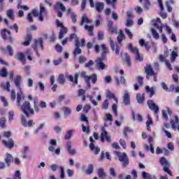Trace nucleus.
Masks as SVG:
<instances>
[{"instance_id": "1", "label": "nucleus", "mask_w": 179, "mask_h": 179, "mask_svg": "<svg viewBox=\"0 0 179 179\" xmlns=\"http://www.w3.org/2000/svg\"><path fill=\"white\" fill-rule=\"evenodd\" d=\"M38 100L37 98L34 99V108H31V104L29 101H24V96H23V92H17V106H18L21 110L24 113V114L29 117V114L31 115H34V113H40V108L38 105Z\"/></svg>"}, {"instance_id": "2", "label": "nucleus", "mask_w": 179, "mask_h": 179, "mask_svg": "<svg viewBox=\"0 0 179 179\" xmlns=\"http://www.w3.org/2000/svg\"><path fill=\"white\" fill-rule=\"evenodd\" d=\"M115 155L119 159V162L122 164V167L125 169L127 166H129V158L125 152H121L120 151H115Z\"/></svg>"}, {"instance_id": "3", "label": "nucleus", "mask_w": 179, "mask_h": 179, "mask_svg": "<svg viewBox=\"0 0 179 179\" xmlns=\"http://www.w3.org/2000/svg\"><path fill=\"white\" fill-rule=\"evenodd\" d=\"M127 48L130 51V52H131V54H134V55H136V61H138L139 62L143 61V57H141V54H139V49L138 48H134L132 45V43H128Z\"/></svg>"}, {"instance_id": "4", "label": "nucleus", "mask_w": 179, "mask_h": 179, "mask_svg": "<svg viewBox=\"0 0 179 179\" xmlns=\"http://www.w3.org/2000/svg\"><path fill=\"white\" fill-rule=\"evenodd\" d=\"M159 163L162 166L163 170L165 173H167L169 176H171V171L169 170V166H170V162L167 161L166 157H162L160 158Z\"/></svg>"}, {"instance_id": "5", "label": "nucleus", "mask_w": 179, "mask_h": 179, "mask_svg": "<svg viewBox=\"0 0 179 179\" xmlns=\"http://www.w3.org/2000/svg\"><path fill=\"white\" fill-rule=\"evenodd\" d=\"M44 10H45V8H44V6H43V4H41L40 12H38V10H32L31 13L36 17L39 16L38 20H40V22H43V20H44V17H43V13H44Z\"/></svg>"}, {"instance_id": "6", "label": "nucleus", "mask_w": 179, "mask_h": 179, "mask_svg": "<svg viewBox=\"0 0 179 179\" xmlns=\"http://www.w3.org/2000/svg\"><path fill=\"white\" fill-rule=\"evenodd\" d=\"M55 10L57 13L58 17H62V12H65L66 10V7L64 6L62 3H57L55 6Z\"/></svg>"}, {"instance_id": "7", "label": "nucleus", "mask_w": 179, "mask_h": 179, "mask_svg": "<svg viewBox=\"0 0 179 179\" xmlns=\"http://www.w3.org/2000/svg\"><path fill=\"white\" fill-rule=\"evenodd\" d=\"M122 103L124 106L131 105V96H129V92L128 91H124L122 96Z\"/></svg>"}, {"instance_id": "8", "label": "nucleus", "mask_w": 179, "mask_h": 179, "mask_svg": "<svg viewBox=\"0 0 179 179\" xmlns=\"http://www.w3.org/2000/svg\"><path fill=\"white\" fill-rule=\"evenodd\" d=\"M145 72L147 75V79H149L150 76H155L156 73L153 71V68H152V65L149 64L145 67Z\"/></svg>"}, {"instance_id": "9", "label": "nucleus", "mask_w": 179, "mask_h": 179, "mask_svg": "<svg viewBox=\"0 0 179 179\" xmlns=\"http://www.w3.org/2000/svg\"><path fill=\"white\" fill-rule=\"evenodd\" d=\"M101 142H104V139L107 141V142L111 143V138L110 136L107 135V131H106V128L101 127Z\"/></svg>"}, {"instance_id": "10", "label": "nucleus", "mask_w": 179, "mask_h": 179, "mask_svg": "<svg viewBox=\"0 0 179 179\" xmlns=\"http://www.w3.org/2000/svg\"><path fill=\"white\" fill-rule=\"evenodd\" d=\"M147 104L150 110H152V111H155V113H159V106L156 105V103H155L152 100H148L147 101Z\"/></svg>"}, {"instance_id": "11", "label": "nucleus", "mask_w": 179, "mask_h": 179, "mask_svg": "<svg viewBox=\"0 0 179 179\" xmlns=\"http://www.w3.org/2000/svg\"><path fill=\"white\" fill-rule=\"evenodd\" d=\"M21 124L24 127H31L32 125H34V122H33V120H30L28 122L26 121V117L22 115H21Z\"/></svg>"}, {"instance_id": "12", "label": "nucleus", "mask_w": 179, "mask_h": 179, "mask_svg": "<svg viewBox=\"0 0 179 179\" xmlns=\"http://www.w3.org/2000/svg\"><path fill=\"white\" fill-rule=\"evenodd\" d=\"M103 61H104V59H98L96 61V66L98 67V69L100 71H104V69H106V68H107V65H106V64H104V62H103Z\"/></svg>"}, {"instance_id": "13", "label": "nucleus", "mask_w": 179, "mask_h": 179, "mask_svg": "<svg viewBox=\"0 0 179 179\" xmlns=\"http://www.w3.org/2000/svg\"><path fill=\"white\" fill-rule=\"evenodd\" d=\"M166 56H164L163 55H159V62H165L166 66H167L168 69L169 71L173 70V67L171 66V64H170V62L166 60Z\"/></svg>"}, {"instance_id": "14", "label": "nucleus", "mask_w": 179, "mask_h": 179, "mask_svg": "<svg viewBox=\"0 0 179 179\" xmlns=\"http://www.w3.org/2000/svg\"><path fill=\"white\" fill-rule=\"evenodd\" d=\"M1 37L3 38V40H7V38H9L10 41H12L10 32L6 29H4L1 31Z\"/></svg>"}, {"instance_id": "15", "label": "nucleus", "mask_w": 179, "mask_h": 179, "mask_svg": "<svg viewBox=\"0 0 179 179\" xmlns=\"http://www.w3.org/2000/svg\"><path fill=\"white\" fill-rule=\"evenodd\" d=\"M66 79H69L70 82L74 83V85H78V78H79V74L76 73L74 76V78L72 75H66Z\"/></svg>"}, {"instance_id": "16", "label": "nucleus", "mask_w": 179, "mask_h": 179, "mask_svg": "<svg viewBox=\"0 0 179 179\" xmlns=\"http://www.w3.org/2000/svg\"><path fill=\"white\" fill-rule=\"evenodd\" d=\"M3 144L6 148H8V149H12L15 146V142L12 138L8 139V141L3 140Z\"/></svg>"}, {"instance_id": "17", "label": "nucleus", "mask_w": 179, "mask_h": 179, "mask_svg": "<svg viewBox=\"0 0 179 179\" xmlns=\"http://www.w3.org/2000/svg\"><path fill=\"white\" fill-rule=\"evenodd\" d=\"M68 33V28L66 27H63L60 29V31L59 32V40H62L64 37H65V35Z\"/></svg>"}, {"instance_id": "18", "label": "nucleus", "mask_w": 179, "mask_h": 179, "mask_svg": "<svg viewBox=\"0 0 179 179\" xmlns=\"http://www.w3.org/2000/svg\"><path fill=\"white\" fill-rule=\"evenodd\" d=\"M20 80H22V76H16L14 78V83L16 87L20 89V93H22V87H20Z\"/></svg>"}, {"instance_id": "19", "label": "nucleus", "mask_w": 179, "mask_h": 179, "mask_svg": "<svg viewBox=\"0 0 179 179\" xmlns=\"http://www.w3.org/2000/svg\"><path fill=\"white\" fill-rule=\"evenodd\" d=\"M34 50H37V48H41L43 50V38H39L38 39L35 41L34 46H32Z\"/></svg>"}, {"instance_id": "20", "label": "nucleus", "mask_w": 179, "mask_h": 179, "mask_svg": "<svg viewBox=\"0 0 179 179\" xmlns=\"http://www.w3.org/2000/svg\"><path fill=\"white\" fill-rule=\"evenodd\" d=\"M162 117L164 118V120H165V121H168L169 120V115H171V110L167 108L165 110H162Z\"/></svg>"}, {"instance_id": "21", "label": "nucleus", "mask_w": 179, "mask_h": 179, "mask_svg": "<svg viewBox=\"0 0 179 179\" xmlns=\"http://www.w3.org/2000/svg\"><path fill=\"white\" fill-rule=\"evenodd\" d=\"M86 45V41L85 38L79 40V38L75 41V47H85Z\"/></svg>"}, {"instance_id": "22", "label": "nucleus", "mask_w": 179, "mask_h": 179, "mask_svg": "<svg viewBox=\"0 0 179 179\" xmlns=\"http://www.w3.org/2000/svg\"><path fill=\"white\" fill-rule=\"evenodd\" d=\"M141 47H145V50H147V51H149V50H150V45H149V42H146L145 41V39L141 38L138 41Z\"/></svg>"}, {"instance_id": "23", "label": "nucleus", "mask_w": 179, "mask_h": 179, "mask_svg": "<svg viewBox=\"0 0 179 179\" xmlns=\"http://www.w3.org/2000/svg\"><path fill=\"white\" fill-rule=\"evenodd\" d=\"M13 160V156L9 153L6 154V158L4 159L6 164L9 167L10 166V162Z\"/></svg>"}, {"instance_id": "24", "label": "nucleus", "mask_w": 179, "mask_h": 179, "mask_svg": "<svg viewBox=\"0 0 179 179\" xmlns=\"http://www.w3.org/2000/svg\"><path fill=\"white\" fill-rule=\"evenodd\" d=\"M0 87H1L3 90L10 92V83L9 81H7L6 84H5L4 83H0Z\"/></svg>"}, {"instance_id": "25", "label": "nucleus", "mask_w": 179, "mask_h": 179, "mask_svg": "<svg viewBox=\"0 0 179 179\" xmlns=\"http://www.w3.org/2000/svg\"><path fill=\"white\" fill-rule=\"evenodd\" d=\"M115 79L117 86H120L121 83L122 85H127V80L125 79V78H124V76H121L120 80V78H118V77H115Z\"/></svg>"}, {"instance_id": "26", "label": "nucleus", "mask_w": 179, "mask_h": 179, "mask_svg": "<svg viewBox=\"0 0 179 179\" xmlns=\"http://www.w3.org/2000/svg\"><path fill=\"white\" fill-rule=\"evenodd\" d=\"M90 149L92 153H94V155H99V153H100L99 147H96L93 143L90 144Z\"/></svg>"}, {"instance_id": "27", "label": "nucleus", "mask_w": 179, "mask_h": 179, "mask_svg": "<svg viewBox=\"0 0 179 179\" xmlns=\"http://www.w3.org/2000/svg\"><path fill=\"white\" fill-rule=\"evenodd\" d=\"M101 48L102 49V52L101 55V58H99V59H105L106 57H107V48L106 47V45H101Z\"/></svg>"}, {"instance_id": "28", "label": "nucleus", "mask_w": 179, "mask_h": 179, "mask_svg": "<svg viewBox=\"0 0 179 179\" xmlns=\"http://www.w3.org/2000/svg\"><path fill=\"white\" fill-rule=\"evenodd\" d=\"M84 23H92V20H89V18H87V15L86 14H84L81 17L80 26H83Z\"/></svg>"}, {"instance_id": "29", "label": "nucleus", "mask_w": 179, "mask_h": 179, "mask_svg": "<svg viewBox=\"0 0 179 179\" xmlns=\"http://www.w3.org/2000/svg\"><path fill=\"white\" fill-rule=\"evenodd\" d=\"M95 8L97 12H101V10L104 9V3L103 2L96 3Z\"/></svg>"}, {"instance_id": "30", "label": "nucleus", "mask_w": 179, "mask_h": 179, "mask_svg": "<svg viewBox=\"0 0 179 179\" xmlns=\"http://www.w3.org/2000/svg\"><path fill=\"white\" fill-rule=\"evenodd\" d=\"M65 82H66L65 76H64V74H60L57 78V83H59V85H64Z\"/></svg>"}, {"instance_id": "31", "label": "nucleus", "mask_w": 179, "mask_h": 179, "mask_svg": "<svg viewBox=\"0 0 179 179\" xmlns=\"http://www.w3.org/2000/svg\"><path fill=\"white\" fill-rule=\"evenodd\" d=\"M6 16L8 17V19H10V20H15V14L13 10H8L6 12Z\"/></svg>"}, {"instance_id": "32", "label": "nucleus", "mask_w": 179, "mask_h": 179, "mask_svg": "<svg viewBox=\"0 0 179 179\" xmlns=\"http://www.w3.org/2000/svg\"><path fill=\"white\" fill-rule=\"evenodd\" d=\"M136 100H137L138 104H142V103H143V101H145V94H136Z\"/></svg>"}, {"instance_id": "33", "label": "nucleus", "mask_w": 179, "mask_h": 179, "mask_svg": "<svg viewBox=\"0 0 179 179\" xmlns=\"http://www.w3.org/2000/svg\"><path fill=\"white\" fill-rule=\"evenodd\" d=\"M144 149L149 151L150 150L151 153H155V148H153V144L150 143V141L149 142V145H144Z\"/></svg>"}, {"instance_id": "34", "label": "nucleus", "mask_w": 179, "mask_h": 179, "mask_svg": "<svg viewBox=\"0 0 179 179\" xmlns=\"http://www.w3.org/2000/svg\"><path fill=\"white\" fill-rule=\"evenodd\" d=\"M97 174L99 178L106 179V173H104V169H103L102 168L98 169Z\"/></svg>"}, {"instance_id": "35", "label": "nucleus", "mask_w": 179, "mask_h": 179, "mask_svg": "<svg viewBox=\"0 0 179 179\" xmlns=\"http://www.w3.org/2000/svg\"><path fill=\"white\" fill-rule=\"evenodd\" d=\"M124 38H125V34H124V31H122V30H120V34L117 36V43L119 44H121V43H122V40H124Z\"/></svg>"}, {"instance_id": "36", "label": "nucleus", "mask_w": 179, "mask_h": 179, "mask_svg": "<svg viewBox=\"0 0 179 179\" xmlns=\"http://www.w3.org/2000/svg\"><path fill=\"white\" fill-rule=\"evenodd\" d=\"M63 110L64 111V118H66L68 115H71V114H72V109L69 107L64 106Z\"/></svg>"}, {"instance_id": "37", "label": "nucleus", "mask_w": 179, "mask_h": 179, "mask_svg": "<svg viewBox=\"0 0 179 179\" xmlns=\"http://www.w3.org/2000/svg\"><path fill=\"white\" fill-rule=\"evenodd\" d=\"M145 90L147 93H150V97H153L155 94V87H152L151 88L149 86L145 87Z\"/></svg>"}, {"instance_id": "38", "label": "nucleus", "mask_w": 179, "mask_h": 179, "mask_svg": "<svg viewBox=\"0 0 179 179\" xmlns=\"http://www.w3.org/2000/svg\"><path fill=\"white\" fill-rule=\"evenodd\" d=\"M174 3V1L173 0H169L166 2V6L167 8L168 12H172L173 8L170 6V5H173Z\"/></svg>"}, {"instance_id": "39", "label": "nucleus", "mask_w": 179, "mask_h": 179, "mask_svg": "<svg viewBox=\"0 0 179 179\" xmlns=\"http://www.w3.org/2000/svg\"><path fill=\"white\" fill-rule=\"evenodd\" d=\"M175 122L173 120H171V127L173 128V129H175V128H177V124H178V116H175Z\"/></svg>"}, {"instance_id": "40", "label": "nucleus", "mask_w": 179, "mask_h": 179, "mask_svg": "<svg viewBox=\"0 0 179 179\" xmlns=\"http://www.w3.org/2000/svg\"><path fill=\"white\" fill-rule=\"evenodd\" d=\"M85 29L87 30L89 36H93V26H89L87 24L85 25Z\"/></svg>"}, {"instance_id": "41", "label": "nucleus", "mask_w": 179, "mask_h": 179, "mask_svg": "<svg viewBox=\"0 0 179 179\" xmlns=\"http://www.w3.org/2000/svg\"><path fill=\"white\" fill-rule=\"evenodd\" d=\"M88 78H89V85H90V80H92L93 83H96V82H97V75L96 73H93L90 76H88Z\"/></svg>"}, {"instance_id": "42", "label": "nucleus", "mask_w": 179, "mask_h": 179, "mask_svg": "<svg viewBox=\"0 0 179 179\" xmlns=\"http://www.w3.org/2000/svg\"><path fill=\"white\" fill-rule=\"evenodd\" d=\"M151 33L152 34L153 38H155V40H159V38H160V36L159 35V33H157V31H156V29L153 28L151 29Z\"/></svg>"}, {"instance_id": "43", "label": "nucleus", "mask_w": 179, "mask_h": 179, "mask_svg": "<svg viewBox=\"0 0 179 179\" xmlns=\"http://www.w3.org/2000/svg\"><path fill=\"white\" fill-rule=\"evenodd\" d=\"M0 76L1 78H6V76H8V69H6V68L0 70Z\"/></svg>"}, {"instance_id": "44", "label": "nucleus", "mask_w": 179, "mask_h": 179, "mask_svg": "<svg viewBox=\"0 0 179 179\" xmlns=\"http://www.w3.org/2000/svg\"><path fill=\"white\" fill-rule=\"evenodd\" d=\"M94 171V166L93 164H90L88 165L87 169L85 171L86 174H92Z\"/></svg>"}, {"instance_id": "45", "label": "nucleus", "mask_w": 179, "mask_h": 179, "mask_svg": "<svg viewBox=\"0 0 179 179\" xmlns=\"http://www.w3.org/2000/svg\"><path fill=\"white\" fill-rule=\"evenodd\" d=\"M178 57V54H177V51H172L171 55V62H174L176 61V59Z\"/></svg>"}, {"instance_id": "46", "label": "nucleus", "mask_w": 179, "mask_h": 179, "mask_svg": "<svg viewBox=\"0 0 179 179\" xmlns=\"http://www.w3.org/2000/svg\"><path fill=\"white\" fill-rule=\"evenodd\" d=\"M141 174L143 179H153L150 173L143 171Z\"/></svg>"}, {"instance_id": "47", "label": "nucleus", "mask_w": 179, "mask_h": 179, "mask_svg": "<svg viewBox=\"0 0 179 179\" xmlns=\"http://www.w3.org/2000/svg\"><path fill=\"white\" fill-rule=\"evenodd\" d=\"M80 77L85 79V81L89 85V76H86V72L83 71L80 73Z\"/></svg>"}, {"instance_id": "48", "label": "nucleus", "mask_w": 179, "mask_h": 179, "mask_svg": "<svg viewBox=\"0 0 179 179\" xmlns=\"http://www.w3.org/2000/svg\"><path fill=\"white\" fill-rule=\"evenodd\" d=\"M73 55H80L82 54V49L80 47H76L73 52Z\"/></svg>"}, {"instance_id": "49", "label": "nucleus", "mask_w": 179, "mask_h": 179, "mask_svg": "<svg viewBox=\"0 0 179 179\" xmlns=\"http://www.w3.org/2000/svg\"><path fill=\"white\" fill-rule=\"evenodd\" d=\"M108 29L109 33H111V34H117L118 28L117 27H110V28H109Z\"/></svg>"}, {"instance_id": "50", "label": "nucleus", "mask_w": 179, "mask_h": 179, "mask_svg": "<svg viewBox=\"0 0 179 179\" xmlns=\"http://www.w3.org/2000/svg\"><path fill=\"white\" fill-rule=\"evenodd\" d=\"M109 174L110 176H111V177H113V178H115V177H117V173H115V170L113 167H110L109 169Z\"/></svg>"}, {"instance_id": "51", "label": "nucleus", "mask_w": 179, "mask_h": 179, "mask_svg": "<svg viewBox=\"0 0 179 179\" xmlns=\"http://www.w3.org/2000/svg\"><path fill=\"white\" fill-rule=\"evenodd\" d=\"M143 3H144V7L145 8V9H147V10H150V1H149V0H143Z\"/></svg>"}, {"instance_id": "52", "label": "nucleus", "mask_w": 179, "mask_h": 179, "mask_svg": "<svg viewBox=\"0 0 179 179\" xmlns=\"http://www.w3.org/2000/svg\"><path fill=\"white\" fill-rule=\"evenodd\" d=\"M124 55V61L127 62V66H131V58L129 57V56H128L127 53H125Z\"/></svg>"}, {"instance_id": "53", "label": "nucleus", "mask_w": 179, "mask_h": 179, "mask_svg": "<svg viewBox=\"0 0 179 179\" xmlns=\"http://www.w3.org/2000/svg\"><path fill=\"white\" fill-rule=\"evenodd\" d=\"M10 99L13 101H15V100H16V92H15V90H11Z\"/></svg>"}, {"instance_id": "54", "label": "nucleus", "mask_w": 179, "mask_h": 179, "mask_svg": "<svg viewBox=\"0 0 179 179\" xmlns=\"http://www.w3.org/2000/svg\"><path fill=\"white\" fill-rule=\"evenodd\" d=\"M16 58L19 61H23V58H24V55H23V53L22 52H19L17 54Z\"/></svg>"}, {"instance_id": "55", "label": "nucleus", "mask_w": 179, "mask_h": 179, "mask_svg": "<svg viewBox=\"0 0 179 179\" xmlns=\"http://www.w3.org/2000/svg\"><path fill=\"white\" fill-rule=\"evenodd\" d=\"M87 61V59H86V57L83 56H80L78 57V62H80V64H85V62H86Z\"/></svg>"}, {"instance_id": "56", "label": "nucleus", "mask_w": 179, "mask_h": 179, "mask_svg": "<svg viewBox=\"0 0 179 179\" xmlns=\"http://www.w3.org/2000/svg\"><path fill=\"white\" fill-rule=\"evenodd\" d=\"M102 108H103L104 110H108V99H106L103 101Z\"/></svg>"}, {"instance_id": "57", "label": "nucleus", "mask_w": 179, "mask_h": 179, "mask_svg": "<svg viewBox=\"0 0 179 179\" xmlns=\"http://www.w3.org/2000/svg\"><path fill=\"white\" fill-rule=\"evenodd\" d=\"M70 16L73 23H76V17H77L76 14H75V13H71Z\"/></svg>"}, {"instance_id": "58", "label": "nucleus", "mask_w": 179, "mask_h": 179, "mask_svg": "<svg viewBox=\"0 0 179 179\" xmlns=\"http://www.w3.org/2000/svg\"><path fill=\"white\" fill-rule=\"evenodd\" d=\"M27 19L28 22H30L31 23L33 22H34L33 14L31 13H29L27 16Z\"/></svg>"}, {"instance_id": "59", "label": "nucleus", "mask_w": 179, "mask_h": 179, "mask_svg": "<svg viewBox=\"0 0 179 179\" xmlns=\"http://www.w3.org/2000/svg\"><path fill=\"white\" fill-rule=\"evenodd\" d=\"M59 169L60 170V178H65V173L64 171V167L59 166Z\"/></svg>"}, {"instance_id": "60", "label": "nucleus", "mask_w": 179, "mask_h": 179, "mask_svg": "<svg viewBox=\"0 0 179 179\" xmlns=\"http://www.w3.org/2000/svg\"><path fill=\"white\" fill-rule=\"evenodd\" d=\"M161 86L163 90H165V92H169V87H167V84H166V83L164 82L161 83Z\"/></svg>"}, {"instance_id": "61", "label": "nucleus", "mask_w": 179, "mask_h": 179, "mask_svg": "<svg viewBox=\"0 0 179 179\" xmlns=\"http://www.w3.org/2000/svg\"><path fill=\"white\" fill-rule=\"evenodd\" d=\"M112 80H113V79L111 78V76H107L104 78L105 83H111Z\"/></svg>"}, {"instance_id": "62", "label": "nucleus", "mask_w": 179, "mask_h": 179, "mask_svg": "<svg viewBox=\"0 0 179 179\" xmlns=\"http://www.w3.org/2000/svg\"><path fill=\"white\" fill-rule=\"evenodd\" d=\"M71 136H72V130L68 131L66 134L64 136V138L66 139H71Z\"/></svg>"}, {"instance_id": "63", "label": "nucleus", "mask_w": 179, "mask_h": 179, "mask_svg": "<svg viewBox=\"0 0 179 179\" xmlns=\"http://www.w3.org/2000/svg\"><path fill=\"white\" fill-rule=\"evenodd\" d=\"M55 48H56V51L57 52H62V50L64 49V48H62V46L59 45V44H57L55 45Z\"/></svg>"}, {"instance_id": "64", "label": "nucleus", "mask_w": 179, "mask_h": 179, "mask_svg": "<svg viewBox=\"0 0 179 179\" xmlns=\"http://www.w3.org/2000/svg\"><path fill=\"white\" fill-rule=\"evenodd\" d=\"M90 108H92V106H90V104H86L84 106V112L86 113H89V110H90Z\"/></svg>"}]
</instances>
